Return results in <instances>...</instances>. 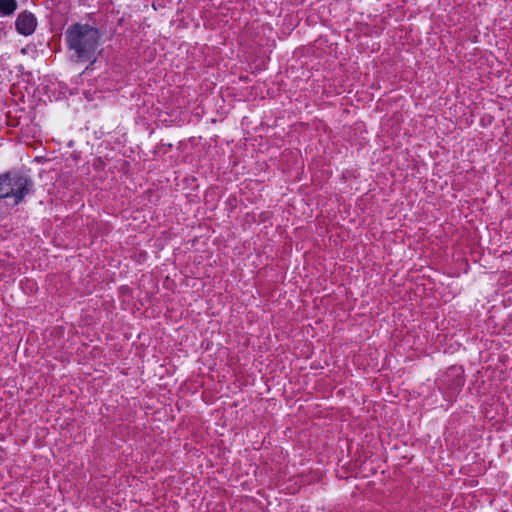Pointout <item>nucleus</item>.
Wrapping results in <instances>:
<instances>
[{"mask_svg":"<svg viewBox=\"0 0 512 512\" xmlns=\"http://www.w3.org/2000/svg\"><path fill=\"white\" fill-rule=\"evenodd\" d=\"M68 47L77 61H92L99 43L98 30L87 24L70 26L65 33Z\"/></svg>","mask_w":512,"mask_h":512,"instance_id":"1","label":"nucleus"},{"mask_svg":"<svg viewBox=\"0 0 512 512\" xmlns=\"http://www.w3.org/2000/svg\"><path fill=\"white\" fill-rule=\"evenodd\" d=\"M17 8L16 0H0V15L9 16Z\"/></svg>","mask_w":512,"mask_h":512,"instance_id":"4","label":"nucleus"},{"mask_svg":"<svg viewBox=\"0 0 512 512\" xmlns=\"http://www.w3.org/2000/svg\"><path fill=\"white\" fill-rule=\"evenodd\" d=\"M32 187L31 180L19 172H8L0 176V198H11L18 204Z\"/></svg>","mask_w":512,"mask_h":512,"instance_id":"2","label":"nucleus"},{"mask_svg":"<svg viewBox=\"0 0 512 512\" xmlns=\"http://www.w3.org/2000/svg\"><path fill=\"white\" fill-rule=\"evenodd\" d=\"M15 26L18 33L28 36L35 31L37 27V19L33 13L24 11L18 15Z\"/></svg>","mask_w":512,"mask_h":512,"instance_id":"3","label":"nucleus"}]
</instances>
